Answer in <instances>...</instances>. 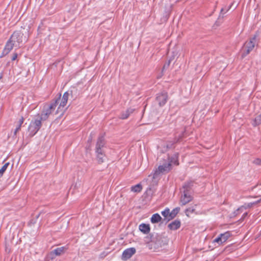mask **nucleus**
I'll use <instances>...</instances> for the list:
<instances>
[{
	"label": "nucleus",
	"instance_id": "nucleus-1",
	"mask_svg": "<svg viewBox=\"0 0 261 261\" xmlns=\"http://www.w3.org/2000/svg\"><path fill=\"white\" fill-rule=\"evenodd\" d=\"M61 94H60L59 96L53 102L49 105H46L44 106L43 109L40 116L38 115V117L42 121L46 120L49 115L53 113V112L56 109L57 105L59 103V101L60 100Z\"/></svg>",
	"mask_w": 261,
	"mask_h": 261
},
{
	"label": "nucleus",
	"instance_id": "nucleus-2",
	"mask_svg": "<svg viewBox=\"0 0 261 261\" xmlns=\"http://www.w3.org/2000/svg\"><path fill=\"white\" fill-rule=\"evenodd\" d=\"M256 34L251 37L248 41H246L242 48V56L246 57L253 50L255 45H257L256 41Z\"/></svg>",
	"mask_w": 261,
	"mask_h": 261
},
{
	"label": "nucleus",
	"instance_id": "nucleus-3",
	"mask_svg": "<svg viewBox=\"0 0 261 261\" xmlns=\"http://www.w3.org/2000/svg\"><path fill=\"white\" fill-rule=\"evenodd\" d=\"M192 186V182H187L185 183L182 186L183 195H181L180 198V202L181 205H186L189 202L191 201L193 199V197L191 195L190 190Z\"/></svg>",
	"mask_w": 261,
	"mask_h": 261
},
{
	"label": "nucleus",
	"instance_id": "nucleus-4",
	"mask_svg": "<svg viewBox=\"0 0 261 261\" xmlns=\"http://www.w3.org/2000/svg\"><path fill=\"white\" fill-rule=\"evenodd\" d=\"M171 169V166H170V162H168L167 160H165L155 170L153 178H155L161 174H165L168 172Z\"/></svg>",
	"mask_w": 261,
	"mask_h": 261
},
{
	"label": "nucleus",
	"instance_id": "nucleus-5",
	"mask_svg": "<svg viewBox=\"0 0 261 261\" xmlns=\"http://www.w3.org/2000/svg\"><path fill=\"white\" fill-rule=\"evenodd\" d=\"M38 117L33 120L29 126V131L31 135H35L40 129L42 125V121Z\"/></svg>",
	"mask_w": 261,
	"mask_h": 261
},
{
	"label": "nucleus",
	"instance_id": "nucleus-6",
	"mask_svg": "<svg viewBox=\"0 0 261 261\" xmlns=\"http://www.w3.org/2000/svg\"><path fill=\"white\" fill-rule=\"evenodd\" d=\"M105 141L103 136H100L98 137L95 147L96 155H100L105 153Z\"/></svg>",
	"mask_w": 261,
	"mask_h": 261
},
{
	"label": "nucleus",
	"instance_id": "nucleus-7",
	"mask_svg": "<svg viewBox=\"0 0 261 261\" xmlns=\"http://www.w3.org/2000/svg\"><path fill=\"white\" fill-rule=\"evenodd\" d=\"M23 34L20 31H15L10 38L12 42L15 44V47H19L22 42Z\"/></svg>",
	"mask_w": 261,
	"mask_h": 261
},
{
	"label": "nucleus",
	"instance_id": "nucleus-8",
	"mask_svg": "<svg viewBox=\"0 0 261 261\" xmlns=\"http://www.w3.org/2000/svg\"><path fill=\"white\" fill-rule=\"evenodd\" d=\"M168 99L167 93L163 91L156 95V100L158 101L159 106L162 107L165 105Z\"/></svg>",
	"mask_w": 261,
	"mask_h": 261
},
{
	"label": "nucleus",
	"instance_id": "nucleus-9",
	"mask_svg": "<svg viewBox=\"0 0 261 261\" xmlns=\"http://www.w3.org/2000/svg\"><path fill=\"white\" fill-rule=\"evenodd\" d=\"M69 94L68 92H65L61 100L59 106L58 108L56 113H58L60 111H62L63 109L66 106L68 99Z\"/></svg>",
	"mask_w": 261,
	"mask_h": 261
},
{
	"label": "nucleus",
	"instance_id": "nucleus-10",
	"mask_svg": "<svg viewBox=\"0 0 261 261\" xmlns=\"http://www.w3.org/2000/svg\"><path fill=\"white\" fill-rule=\"evenodd\" d=\"M136 249L133 247L126 249L122 253V259L127 260L130 258L136 253Z\"/></svg>",
	"mask_w": 261,
	"mask_h": 261
},
{
	"label": "nucleus",
	"instance_id": "nucleus-11",
	"mask_svg": "<svg viewBox=\"0 0 261 261\" xmlns=\"http://www.w3.org/2000/svg\"><path fill=\"white\" fill-rule=\"evenodd\" d=\"M167 161L170 162V166L172 165H178V154H174L172 156H168L167 158Z\"/></svg>",
	"mask_w": 261,
	"mask_h": 261
},
{
	"label": "nucleus",
	"instance_id": "nucleus-12",
	"mask_svg": "<svg viewBox=\"0 0 261 261\" xmlns=\"http://www.w3.org/2000/svg\"><path fill=\"white\" fill-rule=\"evenodd\" d=\"M139 230L144 234H148L150 230V226L149 224L142 223L139 226Z\"/></svg>",
	"mask_w": 261,
	"mask_h": 261
},
{
	"label": "nucleus",
	"instance_id": "nucleus-13",
	"mask_svg": "<svg viewBox=\"0 0 261 261\" xmlns=\"http://www.w3.org/2000/svg\"><path fill=\"white\" fill-rule=\"evenodd\" d=\"M180 226V222L176 220L168 224V228L171 230H176L179 228Z\"/></svg>",
	"mask_w": 261,
	"mask_h": 261
},
{
	"label": "nucleus",
	"instance_id": "nucleus-14",
	"mask_svg": "<svg viewBox=\"0 0 261 261\" xmlns=\"http://www.w3.org/2000/svg\"><path fill=\"white\" fill-rule=\"evenodd\" d=\"M14 46H15V44L9 39L5 45L4 50H5V51L9 53Z\"/></svg>",
	"mask_w": 261,
	"mask_h": 261
},
{
	"label": "nucleus",
	"instance_id": "nucleus-15",
	"mask_svg": "<svg viewBox=\"0 0 261 261\" xmlns=\"http://www.w3.org/2000/svg\"><path fill=\"white\" fill-rule=\"evenodd\" d=\"M134 111L133 109H128L126 110L125 112H123L121 113L120 118L122 119H125L127 118L130 114H132Z\"/></svg>",
	"mask_w": 261,
	"mask_h": 261
},
{
	"label": "nucleus",
	"instance_id": "nucleus-16",
	"mask_svg": "<svg viewBox=\"0 0 261 261\" xmlns=\"http://www.w3.org/2000/svg\"><path fill=\"white\" fill-rule=\"evenodd\" d=\"M161 217L160 215L158 214H153L151 217V222L152 223H156L160 222L161 220Z\"/></svg>",
	"mask_w": 261,
	"mask_h": 261
},
{
	"label": "nucleus",
	"instance_id": "nucleus-17",
	"mask_svg": "<svg viewBox=\"0 0 261 261\" xmlns=\"http://www.w3.org/2000/svg\"><path fill=\"white\" fill-rule=\"evenodd\" d=\"M64 247H61L57 248L54 249L53 251L50 252L51 254H55L56 256H59L61 254V253L64 251Z\"/></svg>",
	"mask_w": 261,
	"mask_h": 261
},
{
	"label": "nucleus",
	"instance_id": "nucleus-18",
	"mask_svg": "<svg viewBox=\"0 0 261 261\" xmlns=\"http://www.w3.org/2000/svg\"><path fill=\"white\" fill-rule=\"evenodd\" d=\"M179 211V208L176 207L173 209L171 212L169 211V220L174 218L178 214Z\"/></svg>",
	"mask_w": 261,
	"mask_h": 261
},
{
	"label": "nucleus",
	"instance_id": "nucleus-19",
	"mask_svg": "<svg viewBox=\"0 0 261 261\" xmlns=\"http://www.w3.org/2000/svg\"><path fill=\"white\" fill-rule=\"evenodd\" d=\"M184 132L182 130L179 134H176L175 138L174 139L173 143H175L180 141L181 138L184 136Z\"/></svg>",
	"mask_w": 261,
	"mask_h": 261
},
{
	"label": "nucleus",
	"instance_id": "nucleus-20",
	"mask_svg": "<svg viewBox=\"0 0 261 261\" xmlns=\"http://www.w3.org/2000/svg\"><path fill=\"white\" fill-rule=\"evenodd\" d=\"M142 189V187L140 184H137L131 187V191L135 193L140 192Z\"/></svg>",
	"mask_w": 261,
	"mask_h": 261
},
{
	"label": "nucleus",
	"instance_id": "nucleus-21",
	"mask_svg": "<svg viewBox=\"0 0 261 261\" xmlns=\"http://www.w3.org/2000/svg\"><path fill=\"white\" fill-rule=\"evenodd\" d=\"M232 5H233V3L230 4L228 7L223 8H222L221 9L220 14V15L219 16V19H220L221 17H222V18H223V15L224 13H225L226 12H227L230 9V8L232 7Z\"/></svg>",
	"mask_w": 261,
	"mask_h": 261
},
{
	"label": "nucleus",
	"instance_id": "nucleus-22",
	"mask_svg": "<svg viewBox=\"0 0 261 261\" xmlns=\"http://www.w3.org/2000/svg\"><path fill=\"white\" fill-rule=\"evenodd\" d=\"M221 238H222V240L224 243H225L227 240L230 237V233L229 231H226L224 233H221L220 234Z\"/></svg>",
	"mask_w": 261,
	"mask_h": 261
},
{
	"label": "nucleus",
	"instance_id": "nucleus-23",
	"mask_svg": "<svg viewBox=\"0 0 261 261\" xmlns=\"http://www.w3.org/2000/svg\"><path fill=\"white\" fill-rule=\"evenodd\" d=\"M212 243L214 244V245H216L217 244L218 246L223 244L222 238L220 234L218 236V237L213 240Z\"/></svg>",
	"mask_w": 261,
	"mask_h": 261
},
{
	"label": "nucleus",
	"instance_id": "nucleus-24",
	"mask_svg": "<svg viewBox=\"0 0 261 261\" xmlns=\"http://www.w3.org/2000/svg\"><path fill=\"white\" fill-rule=\"evenodd\" d=\"M196 206V205H192L190 207H189L185 210V213L186 215L187 216H189L190 214L193 213L195 210V207Z\"/></svg>",
	"mask_w": 261,
	"mask_h": 261
},
{
	"label": "nucleus",
	"instance_id": "nucleus-25",
	"mask_svg": "<svg viewBox=\"0 0 261 261\" xmlns=\"http://www.w3.org/2000/svg\"><path fill=\"white\" fill-rule=\"evenodd\" d=\"M96 159L99 163H102L105 162L106 159L105 153H102L100 155H96Z\"/></svg>",
	"mask_w": 261,
	"mask_h": 261
},
{
	"label": "nucleus",
	"instance_id": "nucleus-26",
	"mask_svg": "<svg viewBox=\"0 0 261 261\" xmlns=\"http://www.w3.org/2000/svg\"><path fill=\"white\" fill-rule=\"evenodd\" d=\"M261 124V114L256 116L252 123L254 126H256Z\"/></svg>",
	"mask_w": 261,
	"mask_h": 261
},
{
	"label": "nucleus",
	"instance_id": "nucleus-27",
	"mask_svg": "<svg viewBox=\"0 0 261 261\" xmlns=\"http://www.w3.org/2000/svg\"><path fill=\"white\" fill-rule=\"evenodd\" d=\"M161 214L165 218L169 220V209L168 208L165 209L161 212Z\"/></svg>",
	"mask_w": 261,
	"mask_h": 261
},
{
	"label": "nucleus",
	"instance_id": "nucleus-28",
	"mask_svg": "<svg viewBox=\"0 0 261 261\" xmlns=\"http://www.w3.org/2000/svg\"><path fill=\"white\" fill-rule=\"evenodd\" d=\"M9 165V163H7L5 165H4L2 168L0 169V173L3 175L4 172L6 170Z\"/></svg>",
	"mask_w": 261,
	"mask_h": 261
},
{
	"label": "nucleus",
	"instance_id": "nucleus-29",
	"mask_svg": "<svg viewBox=\"0 0 261 261\" xmlns=\"http://www.w3.org/2000/svg\"><path fill=\"white\" fill-rule=\"evenodd\" d=\"M253 163L256 165H260L261 164V160L259 159H256L253 161Z\"/></svg>",
	"mask_w": 261,
	"mask_h": 261
},
{
	"label": "nucleus",
	"instance_id": "nucleus-30",
	"mask_svg": "<svg viewBox=\"0 0 261 261\" xmlns=\"http://www.w3.org/2000/svg\"><path fill=\"white\" fill-rule=\"evenodd\" d=\"M9 53H8L7 52L5 51V50L3 49V50L2 51V53L0 55V58H2L3 57H4V56H5L6 55H7Z\"/></svg>",
	"mask_w": 261,
	"mask_h": 261
},
{
	"label": "nucleus",
	"instance_id": "nucleus-31",
	"mask_svg": "<svg viewBox=\"0 0 261 261\" xmlns=\"http://www.w3.org/2000/svg\"><path fill=\"white\" fill-rule=\"evenodd\" d=\"M21 126L18 125V126L15 128V130L14 131V134L16 135L17 132H18L20 129Z\"/></svg>",
	"mask_w": 261,
	"mask_h": 261
},
{
	"label": "nucleus",
	"instance_id": "nucleus-32",
	"mask_svg": "<svg viewBox=\"0 0 261 261\" xmlns=\"http://www.w3.org/2000/svg\"><path fill=\"white\" fill-rule=\"evenodd\" d=\"M17 54L15 53L13 55V57L12 58V60L14 61L17 59Z\"/></svg>",
	"mask_w": 261,
	"mask_h": 261
},
{
	"label": "nucleus",
	"instance_id": "nucleus-33",
	"mask_svg": "<svg viewBox=\"0 0 261 261\" xmlns=\"http://www.w3.org/2000/svg\"><path fill=\"white\" fill-rule=\"evenodd\" d=\"M24 119L23 117H21V118L19 120V124L18 125L20 126H21L22 124L23 123Z\"/></svg>",
	"mask_w": 261,
	"mask_h": 261
},
{
	"label": "nucleus",
	"instance_id": "nucleus-34",
	"mask_svg": "<svg viewBox=\"0 0 261 261\" xmlns=\"http://www.w3.org/2000/svg\"><path fill=\"white\" fill-rule=\"evenodd\" d=\"M151 191V188H149L147 189L146 192H149V191Z\"/></svg>",
	"mask_w": 261,
	"mask_h": 261
},
{
	"label": "nucleus",
	"instance_id": "nucleus-35",
	"mask_svg": "<svg viewBox=\"0 0 261 261\" xmlns=\"http://www.w3.org/2000/svg\"><path fill=\"white\" fill-rule=\"evenodd\" d=\"M247 213H244V214L243 215V216L244 217H246V216H247Z\"/></svg>",
	"mask_w": 261,
	"mask_h": 261
},
{
	"label": "nucleus",
	"instance_id": "nucleus-36",
	"mask_svg": "<svg viewBox=\"0 0 261 261\" xmlns=\"http://www.w3.org/2000/svg\"><path fill=\"white\" fill-rule=\"evenodd\" d=\"M3 77V74L2 73H1L0 74V80Z\"/></svg>",
	"mask_w": 261,
	"mask_h": 261
},
{
	"label": "nucleus",
	"instance_id": "nucleus-37",
	"mask_svg": "<svg viewBox=\"0 0 261 261\" xmlns=\"http://www.w3.org/2000/svg\"><path fill=\"white\" fill-rule=\"evenodd\" d=\"M252 205V203H249L248 204V207L251 206Z\"/></svg>",
	"mask_w": 261,
	"mask_h": 261
},
{
	"label": "nucleus",
	"instance_id": "nucleus-38",
	"mask_svg": "<svg viewBox=\"0 0 261 261\" xmlns=\"http://www.w3.org/2000/svg\"><path fill=\"white\" fill-rule=\"evenodd\" d=\"M2 176H3V174L0 173V178L2 177Z\"/></svg>",
	"mask_w": 261,
	"mask_h": 261
},
{
	"label": "nucleus",
	"instance_id": "nucleus-39",
	"mask_svg": "<svg viewBox=\"0 0 261 261\" xmlns=\"http://www.w3.org/2000/svg\"><path fill=\"white\" fill-rule=\"evenodd\" d=\"M170 64V61H169L168 64H167V66H169V65Z\"/></svg>",
	"mask_w": 261,
	"mask_h": 261
}]
</instances>
